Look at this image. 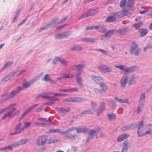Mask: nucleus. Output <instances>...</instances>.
<instances>
[{
  "mask_svg": "<svg viewBox=\"0 0 152 152\" xmlns=\"http://www.w3.org/2000/svg\"><path fill=\"white\" fill-rule=\"evenodd\" d=\"M85 64H80L73 65L71 67V68L73 70L76 69L77 71H83L82 69L85 67Z\"/></svg>",
  "mask_w": 152,
  "mask_h": 152,
  "instance_id": "obj_12",
  "label": "nucleus"
},
{
  "mask_svg": "<svg viewBox=\"0 0 152 152\" xmlns=\"http://www.w3.org/2000/svg\"><path fill=\"white\" fill-rule=\"evenodd\" d=\"M43 75V73L41 72L38 73L35 76L33 77L32 79L29 82L30 85H31L36 82Z\"/></svg>",
  "mask_w": 152,
  "mask_h": 152,
  "instance_id": "obj_10",
  "label": "nucleus"
},
{
  "mask_svg": "<svg viewBox=\"0 0 152 152\" xmlns=\"http://www.w3.org/2000/svg\"><path fill=\"white\" fill-rule=\"evenodd\" d=\"M12 61H8L7 62L4 64V66L3 68H2L1 69L0 71H1L3 69H7L9 68L13 64Z\"/></svg>",
  "mask_w": 152,
  "mask_h": 152,
  "instance_id": "obj_28",
  "label": "nucleus"
},
{
  "mask_svg": "<svg viewBox=\"0 0 152 152\" xmlns=\"http://www.w3.org/2000/svg\"><path fill=\"white\" fill-rule=\"evenodd\" d=\"M72 140H75L78 141L79 140V138L75 134H72Z\"/></svg>",
  "mask_w": 152,
  "mask_h": 152,
  "instance_id": "obj_63",
  "label": "nucleus"
},
{
  "mask_svg": "<svg viewBox=\"0 0 152 152\" xmlns=\"http://www.w3.org/2000/svg\"><path fill=\"white\" fill-rule=\"evenodd\" d=\"M139 32L140 34V37H144L147 34V30L144 28L141 29L139 31Z\"/></svg>",
  "mask_w": 152,
  "mask_h": 152,
  "instance_id": "obj_34",
  "label": "nucleus"
},
{
  "mask_svg": "<svg viewBox=\"0 0 152 152\" xmlns=\"http://www.w3.org/2000/svg\"><path fill=\"white\" fill-rule=\"evenodd\" d=\"M128 31L127 28H121L118 30V32L121 34H124Z\"/></svg>",
  "mask_w": 152,
  "mask_h": 152,
  "instance_id": "obj_37",
  "label": "nucleus"
},
{
  "mask_svg": "<svg viewBox=\"0 0 152 152\" xmlns=\"http://www.w3.org/2000/svg\"><path fill=\"white\" fill-rule=\"evenodd\" d=\"M126 1V0H121V1L120 7H124L125 5Z\"/></svg>",
  "mask_w": 152,
  "mask_h": 152,
  "instance_id": "obj_62",
  "label": "nucleus"
},
{
  "mask_svg": "<svg viewBox=\"0 0 152 152\" xmlns=\"http://www.w3.org/2000/svg\"><path fill=\"white\" fill-rule=\"evenodd\" d=\"M144 124L142 121H140L138 126L137 132L138 137L141 136L142 134V131L143 129Z\"/></svg>",
  "mask_w": 152,
  "mask_h": 152,
  "instance_id": "obj_11",
  "label": "nucleus"
},
{
  "mask_svg": "<svg viewBox=\"0 0 152 152\" xmlns=\"http://www.w3.org/2000/svg\"><path fill=\"white\" fill-rule=\"evenodd\" d=\"M48 99L53 101H56L59 100V99L56 97L55 96H48Z\"/></svg>",
  "mask_w": 152,
  "mask_h": 152,
  "instance_id": "obj_57",
  "label": "nucleus"
},
{
  "mask_svg": "<svg viewBox=\"0 0 152 152\" xmlns=\"http://www.w3.org/2000/svg\"><path fill=\"white\" fill-rule=\"evenodd\" d=\"M58 61L60 62L63 64L65 65L68 63V62L65 59L61 58L59 57L58 59Z\"/></svg>",
  "mask_w": 152,
  "mask_h": 152,
  "instance_id": "obj_46",
  "label": "nucleus"
},
{
  "mask_svg": "<svg viewBox=\"0 0 152 152\" xmlns=\"http://www.w3.org/2000/svg\"><path fill=\"white\" fill-rule=\"evenodd\" d=\"M107 117L109 119L112 120L114 119L115 118V115L113 113L108 114L107 115Z\"/></svg>",
  "mask_w": 152,
  "mask_h": 152,
  "instance_id": "obj_44",
  "label": "nucleus"
},
{
  "mask_svg": "<svg viewBox=\"0 0 152 152\" xmlns=\"http://www.w3.org/2000/svg\"><path fill=\"white\" fill-rule=\"evenodd\" d=\"M39 98H45L46 99H48V96H45L42 94H39L37 95L36 97V99H37Z\"/></svg>",
  "mask_w": 152,
  "mask_h": 152,
  "instance_id": "obj_53",
  "label": "nucleus"
},
{
  "mask_svg": "<svg viewBox=\"0 0 152 152\" xmlns=\"http://www.w3.org/2000/svg\"><path fill=\"white\" fill-rule=\"evenodd\" d=\"M123 12L121 11L113 13V15L115 17V19L118 18H121L123 17Z\"/></svg>",
  "mask_w": 152,
  "mask_h": 152,
  "instance_id": "obj_31",
  "label": "nucleus"
},
{
  "mask_svg": "<svg viewBox=\"0 0 152 152\" xmlns=\"http://www.w3.org/2000/svg\"><path fill=\"white\" fill-rule=\"evenodd\" d=\"M29 140L27 139H24L20 140L18 142H16L13 145V147H17L27 142Z\"/></svg>",
  "mask_w": 152,
  "mask_h": 152,
  "instance_id": "obj_13",
  "label": "nucleus"
},
{
  "mask_svg": "<svg viewBox=\"0 0 152 152\" xmlns=\"http://www.w3.org/2000/svg\"><path fill=\"white\" fill-rule=\"evenodd\" d=\"M99 69L103 73H108L112 71V69L110 67L105 65H102L98 67Z\"/></svg>",
  "mask_w": 152,
  "mask_h": 152,
  "instance_id": "obj_7",
  "label": "nucleus"
},
{
  "mask_svg": "<svg viewBox=\"0 0 152 152\" xmlns=\"http://www.w3.org/2000/svg\"><path fill=\"white\" fill-rule=\"evenodd\" d=\"M76 129L77 132L78 133L84 132L87 131L86 128L82 126L76 127Z\"/></svg>",
  "mask_w": 152,
  "mask_h": 152,
  "instance_id": "obj_29",
  "label": "nucleus"
},
{
  "mask_svg": "<svg viewBox=\"0 0 152 152\" xmlns=\"http://www.w3.org/2000/svg\"><path fill=\"white\" fill-rule=\"evenodd\" d=\"M70 110V108L62 107L59 110V113L61 115H63L69 112Z\"/></svg>",
  "mask_w": 152,
  "mask_h": 152,
  "instance_id": "obj_16",
  "label": "nucleus"
},
{
  "mask_svg": "<svg viewBox=\"0 0 152 152\" xmlns=\"http://www.w3.org/2000/svg\"><path fill=\"white\" fill-rule=\"evenodd\" d=\"M99 84L100 88L102 90V91L106 92L108 88L107 85L106 83L101 82Z\"/></svg>",
  "mask_w": 152,
  "mask_h": 152,
  "instance_id": "obj_24",
  "label": "nucleus"
},
{
  "mask_svg": "<svg viewBox=\"0 0 152 152\" xmlns=\"http://www.w3.org/2000/svg\"><path fill=\"white\" fill-rule=\"evenodd\" d=\"M142 25V23H138L135 24H134L133 25V26L136 29H138Z\"/></svg>",
  "mask_w": 152,
  "mask_h": 152,
  "instance_id": "obj_58",
  "label": "nucleus"
},
{
  "mask_svg": "<svg viewBox=\"0 0 152 152\" xmlns=\"http://www.w3.org/2000/svg\"><path fill=\"white\" fill-rule=\"evenodd\" d=\"M76 80L77 81V83L78 84V85L82 87L83 86V83H82V78L81 77H76Z\"/></svg>",
  "mask_w": 152,
  "mask_h": 152,
  "instance_id": "obj_36",
  "label": "nucleus"
},
{
  "mask_svg": "<svg viewBox=\"0 0 152 152\" xmlns=\"http://www.w3.org/2000/svg\"><path fill=\"white\" fill-rule=\"evenodd\" d=\"M145 95L144 93L142 94L140 96L139 100V104L137 110V113L139 114L141 112L145 102Z\"/></svg>",
  "mask_w": 152,
  "mask_h": 152,
  "instance_id": "obj_4",
  "label": "nucleus"
},
{
  "mask_svg": "<svg viewBox=\"0 0 152 152\" xmlns=\"http://www.w3.org/2000/svg\"><path fill=\"white\" fill-rule=\"evenodd\" d=\"M134 2L132 0H128L127 6L128 7H131L134 5Z\"/></svg>",
  "mask_w": 152,
  "mask_h": 152,
  "instance_id": "obj_48",
  "label": "nucleus"
},
{
  "mask_svg": "<svg viewBox=\"0 0 152 152\" xmlns=\"http://www.w3.org/2000/svg\"><path fill=\"white\" fill-rule=\"evenodd\" d=\"M49 140L47 139V137L44 135L39 137L37 140V143L38 145H43L48 142Z\"/></svg>",
  "mask_w": 152,
  "mask_h": 152,
  "instance_id": "obj_6",
  "label": "nucleus"
},
{
  "mask_svg": "<svg viewBox=\"0 0 152 152\" xmlns=\"http://www.w3.org/2000/svg\"><path fill=\"white\" fill-rule=\"evenodd\" d=\"M76 127L73 126L68 129L66 131L62 132L60 133L61 134H68L73 131V130L76 129Z\"/></svg>",
  "mask_w": 152,
  "mask_h": 152,
  "instance_id": "obj_27",
  "label": "nucleus"
},
{
  "mask_svg": "<svg viewBox=\"0 0 152 152\" xmlns=\"http://www.w3.org/2000/svg\"><path fill=\"white\" fill-rule=\"evenodd\" d=\"M116 32V31L115 30H109L105 33L104 35H103L102 36V38L101 39L103 40V37H110L112 35L114 34Z\"/></svg>",
  "mask_w": 152,
  "mask_h": 152,
  "instance_id": "obj_17",
  "label": "nucleus"
},
{
  "mask_svg": "<svg viewBox=\"0 0 152 152\" xmlns=\"http://www.w3.org/2000/svg\"><path fill=\"white\" fill-rule=\"evenodd\" d=\"M49 131L50 132L53 133H58L60 134V133L61 132V130L60 129H51L49 130Z\"/></svg>",
  "mask_w": 152,
  "mask_h": 152,
  "instance_id": "obj_43",
  "label": "nucleus"
},
{
  "mask_svg": "<svg viewBox=\"0 0 152 152\" xmlns=\"http://www.w3.org/2000/svg\"><path fill=\"white\" fill-rule=\"evenodd\" d=\"M16 105V104H13L9 105L7 107L5 108L4 109L0 110V114L3 113L4 111H6L10 110V109L14 107Z\"/></svg>",
  "mask_w": 152,
  "mask_h": 152,
  "instance_id": "obj_23",
  "label": "nucleus"
},
{
  "mask_svg": "<svg viewBox=\"0 0 152 152\" xmlns=\"http://www.w3.org/2000/svg\"><path fill=\"white\" fill-rule=\"evenodd\" d=\"M109 102L110 103L111 108L113 109H115L117 107V104L113 100L110 101Z\"/></svg>",
  "mask_w": 152,
  "mask_h": 152,
  "instance_id": "obj_38",
  "label": "nucleus"
},
{
  "mask_svg": "<svg viewBox=\"0 0 152 152\" xmlns=\"http://www.w3.org/2000/svg\"><path fill=\"white\" fill-rule=\"evenodd\" d=\"M130 53L132 54H134L136 56H139V51L137 44L134 42H133L131 46Z\"/></svg>",
  "mask_w": 152,
  "mask_h": 152,
  "instance_id": "obj_5",
  "label": "nucleus"
},
{
  "mask_svg": "<svg viewBox=\"0 0 152 152\" xmlns=\"http://www.w3.org/2000/svg\"><path fill=\"white\" fill-rule=\"evenodd\" d=\"M138 124V123L137 122H134L127 125V127L128 129L132 130L136 127Z\"/></svg>",
  "mask_w": 152,
  "mask_h": 152,
  "instance_id": "obj_26",
  "label": "nucleus"
},
{
  "mask_svg": "<svg viewBox=\"0 0 152 152\" xmlns=\"http://www.w3.org/2000/svg\"><path fill=\"white\" fill-rule=\"evenodd\" d=\"M115 67L117 68H118L121 69L122 70H124L125 69V66L123 65H115Z\"/></svg>",
  "mask_w": 152,
  "mask_h": 152,
  "instance_id": "obj_60",
  "label": "nucleus"
},
{
  "mask_svg": "<svg viewBox=\"0 0 152 152\" xmlns=\"http://www.w3.org/2000/svg\"><path fill=\"white\" fill-rule=\"evenodd\" d=\"M79 91V89L77 88H71L68 89L69 92L72 91Z\"/></svg>",
  "mask_w": 152,
  "mask_h": 152,
  "instance_id": "obj_61",
  "label": "nucleus"
},
{
  "mask_svg": "<svg viewBox=\"0 0 152 152\" xmlns=\"http://www.w3.org/2000/svg\"><path fill=\"white\" fill-rule=\"evenodd\" d=\"M17 73V71H14L10 73L8 75H7L9 79L10 80H12L14 77V75Z\"/></svg>",
  "mask_w": 152,
  "mask_h": 152,
  "instance_id": "obj_35",
  "label": "nucleus"
},
{
  "mask_svg": "<svg viewBox=\"0 0 152 152\" xmlns=\"http://www.w3.org/2000/svg\"><path fill=\"white\" fill-rule=\"evenodd\" d=\"M94 92L97 94H100L102 93V91L100 88V89H99L97 88H95L94 89Z\"/></svg>",
  "mask_w": 152,
  "mask_h": 152,
  "instance_id": "obj_59",
  "label": "nucleus"
},
{
  "mask_svg": "<svg viewBox=\"0 0 152 152\" xmlns=\"http://www.w3.org/2000/svg\"><path fill=\"white\" fill-rule=\"evenodd\" d=\"M134 69V68L133 67H129L124 70V71L125 73H130L132 72Z\"/></svg>",
  "mask_w": 152,
  "mask_h": 152,
  "instance_id": "obj_50",
  "label": "nucleus"
},
{
  "mask_svg": "<svg viewBox=\"0 0 152 152\" xmlns=\"http://www.w3.org/2000/svg\"><path fill=\"white\" fill-rule=\"evenodd\" d=\"M31 122H25L24 123V126L21 127L20 129H19V132L21 133L23 130L24 128H27L29 127L31 125Z\"/></svg>",
  "mask_w": 152,
  "mask_h": 152,
  "instance_id": "obj_32",
  "label": "nucleus"
},
{
  "mask_svg": "<svg viewBox=\"0 0 152 152\" xmlns=\"http://www.w3.org/2000/svg\"><path fill=\"white\" fill-rule=\"evenodd\" d=\"M100 131V129L99 128H98L95 129H88L87 130L88 135L86 142H89L96 137V139H98V137L97 136V135Z\"/></svg>",
  "mask_w": 152,
  "mask_h": 152,
  "instance_id": "obj_1",
  "label": "nucleus"
},
{
  "mask_svg": "<svg viewBox=\"0 0 152 152\" xmlns=\"http://www.w3.org/2000/svg\"><path fill=\"white\" fill-rule=\"evenodd\" d=\"M64 101L73 102H81L82 101V99L80 97L69 98L64 99Z\"/></svg>",
  "mask_w": 152,
  "mask_h": 152,
  "instance_id": "obj_9",
  "label": "nucleus"
},
{
  "mask_svg": "<svg viewBox=\"0 0 152 152\" xmlns=\"http://www.w3.org/2000/svg\"><path fill=\"white\" fill-rule=\"evenodd\" d=\"M43 80L46 82H48L51 80V79L49 77V75L48 74L45 75L43 77Z\"/></svg>",
  "mask_w": 152,
  "mask_h": 152,
  "instance_id": "obj_41",
  "label": "nucleus"
},
{
  "mask_svg": "<svg viewBox=\"0 0 152 152\" xmlns=\"http://www.w3.org/2000/svg\"><path fill=\"white\" fill-rule=\"evenodd\" d=\"M10 109L9 111L5 113L4 115L2 117V119H4L7 117H9V118H12L14 116L18 115L20 113V111H17L16 112L14 113L12 115V114L16 110V108H13L12 109Z\"/></svg>",
  "mask_w": 152,
  "mask_h": 152,
  "instance_id": "obj_2",
  "label": "nucleus"
},
{
  "mask_svg": "<svg viewBox=\"0 0 152 152\" xmlns=\"http://www.w3.org/2000/svg\"><path fill=\"white\" fill-rule=\"evenodd\" d=\"M72 75L71 74H63L62 77L59 78V79L62 78H72Z\"/></svg>",
  "mask_w": 152,
  "mask_h": 152,
  "instance_id": "obj_51",
  "label": "nucleus"
},
{
  "mask_svg": "<svg viewBox=\"0 0 152 152\" xmlns=\"http://www.w3.org/2000/svg\"><path fill=\"white\" fill-rule=\"evenodd\" d=\"M92 108H94L97 105V104L96 102L91 101V102Z\"/></svg>",
  "mask_w": 152,
  "mask_h": 152,
  "instance_id": "obj_64",
  "label": "nucleus"
},
{
  "mask_svg": "<svg viewBox=\"0 0 152 152\" xmlns=\"http://www.w3.org/2000/svg\"><path fill=\"white\" fill-rule=\"evenodd\" d=\"M128 77L127 76H123L120 81L121 85L122 87H124L126 85L128 80Z\"/></svg>",
  "mask_w": 152,
  "mask_h": 152,
  "instance_id": "obj_18",
  "label": "nucleus"
},
{
  "mask_svg": "<svg viewBox=\"0 0 152 152\" xmlns=\"http://www.w3.org/2000/svg\"><path fill=\"white\" fill-rule=\"evenodd\" d=\"M115 20V17L114 16L113 14L112 15L108 16L106 19V21L109 22H113Z\"/></svg>",
  "mask_w": 152,
  "mask_h": 152,
  "instance_id": "obj_33",
  "label": "nucleus"
},
{
  "mask_svg": "<svg viewBox=\"0 0 152 152\" xmlns=\"http://www.w3.org/2000/svg\"><path fill=\"white\" fill-rule=\"evenodd\" d=\"M136 82L133 77H131L129 82V85H132L135 83Z\"/></svg>",
  "mask_w": 152,
  "mask_h": 152,
  "instance_id": "obj_52",
  "label": "nucleus"
},
{
  "mask_svg": "<svg viewBox=\"0 0 152 152\" xmlns=\"http://www.w3.org/2000/svg\"><path fill=\"white\" fill-rule=\"evenodd\" d=\"M92 79L96 83H100L102 80V79L100 76L93 75L91 76Z\"/></svg>",
  "mask_w": 152,
  "mask_h": 152,
  "instance_id": "obj_22",
  "label": "nucleus"
},
{
  "mask_svg": "<svg viewBox=\"0 0 152 152\" xmlns=\"http://www.w3.org/2000/svg\"><path fill=\"white\" fill-rule=\"evenodd\" d=\"M68 35L67 32H63L55 34V37L56 39L61 38L67 37Z\"/></svg>",
  "mask_w": 152,
  "mask_h": 152,
  "instance_id": "obj_21",
  "label": "nucleus"
},
{
  "mask_svg": "<svg viewBox=\"0 0 152 152\" xmlns=\"http://www.w3.org/2000/svg\"><path fill=\"white\" fill-rule=\"evenodd\" d=\"M105 103L103 102L101 103L97 109L96 110L97 115L99 116L101 113L105 110Z\"/></svg>",
  "mask_w": 152,
  "mask_h": 152,
  "instance_id": "obj_8",
  "label": "nucleus"
},
{
  "mask_svg": "<svg viewBox=\"0 0 152 152\" xmlns=\"http://www.w3.org/2000/svg\"><path fill=\"white\" fill-rule=\"evenodd\" d=\"M38 125H40L42 126H49L50 125V123H47L46 122H43V123H40L39 122L37 123L36 124Z\"/></svg>",
  "mask_w": 152,
  "mask_h": 152,
  "instance_id": "obj_55",
  "label": "nucleus"
},
{
  "mask_svg": "<svg viewBox=\"0 0 152 152\" xmlns=\"http://www.w3.org/2000/svg\"><path fill=\"white\" fill-rule=\"evenodd\" d=\"M106 29L104 26H99V32L103 33L106 31Z\"/></svg>",
  "mask_w": 152,
  "mask_h": 152,
  "instance_id": "obj_56",
  "label": "nucleus"
},
{
  "mask_svg": "<svg viewBox=\"0 0 152 152\" xmlns=\"http://www.w3.org/2000/svg\"><path fill=\"white\" fill-rule=\"evenodd\" d=\"M128 147V143L127 141H125L122 145V149L127 151Z\"/></svg>",
  "mask_w": 152,
  "mask_h": 152,
  "instance_id": "obj_40",
  "label": "nucleus"
},
{
  "mask_svg": "<svg viewBox=\"0 0 152 152\" xmlns=\"http://www.w3.org/2000/svg\"><path fill=\"white\" fill-rule=\"evenodd\" d=\"M58 20V18H56L52 20L51 23L48 24L49 27H54L56 26L58 24H59Z\"/></svg>",
  "mask_w": 152,
  "mask_h": 152,
  "instance_id": "obj_19",
  "label": "nucleus"
},
{
  "mask_svg": "<svg viewBox=\"0 0 152 152\" xmlns=\"http://www.w3.org/2000/svg\"><path fill=\"white\" fill-rule=\"evenodd\" d=\"M22 126L21 123H19L17 125H16L15 128V130H17V132H18V134L20 133L19 132V129H20Z\"/></svg>",
  "mask_w": 152,
  "mask_h": 152,
  "instance_id": "obj_54",
  "label": "nucleus"
},
{
  "mask_svg": "<svg viewBox=\"0 0 152 152\" xmlns=\"http://www.w3.org/2000/svg\"><path fill=\"white\" fill-rule=\"evenodd\" d=\"M97 39L96 38H82L81 39V40L86 42H91L94 43L96 41Z\"/></svg>",
  "mask_w": 152,
  "mask_h": 152,
  "instance_id": "obj_20",
  "label": "nucleus"
},
{
  "mask_svg": "<svg viewBox=\"0 0 152 152\" xmlns=\"http://www.w3.org/2000/svg\"><path fill=\"white\" fill-rule=\"evenodd\" d=\"M38 106V104H36L29 107L26 110L29 113L32 110L34 109Z\"/></svg>",
  "mask_w": 152,
  "mask_h": 152,
  "instance_id": "obj_49",
  "label": "nucleus"
},
{
  "mask_svg": "<svg viewBox=\"0 0 152 152\" xmlns=\"http://www.w3.org/2000/svg\"><path fill=\"white\" fill-rule=\"evenodd\" d=\"M38 120L43 121V122H46L47 123H50L49 118H39Z\"/></svg>",
  "mask_w": 152,
  "mask_h": 152,
  "instance_id": "obj_47",
  "label": "nucleus"
},
{
  "mask_svg": "<svg viewBox=\"0 0 152 152\" xmlns=\"http://www.w3.org/2000/svg\"><path fill=\"white\" fill-rule=\"evenodd\" d=\"M152 48V44L150 43L147 45L143 49V51L145 52L147 51V50L150 49Z\"/></svg>",
  "mask_w": 152,
  "mask_h": 152,
  "instance_id": "obj_42",
  "label": "nucleus"
},
{
  "mask_svg": "<svg viewBox=\"0 0 152 152\" xmlns=\"http://www.w3.org/2000/svg\"><path fill=\"white\" fill-rule=\"evenodd\" d=\"M96 109L94 108H92L82 111L81 113V115L87 114H93L96 111Z\"/></svg>",
  "mask_w": 152,
  "mask_h": 152,
  "instance_id": "obj_15",
  "label": "nucleus"
},
{
  "mask_svg": "<svg viewBox=\"0 0 152 152\" xmlns=\"http://www.w3.org/2000/svg\"><path fill=\"white\" fill-rule=\"evenodd\" d=\"M22 85L23 86V87L25 89L31 86L29 82H28L25 80L23 82L22 84Z\"/></svg>",
  "mask_w": 152,
  "mask_h": 152,
  "instance_id": "obj_39",
  "label": "nucleus"
},
{
  "mask_svg": "<svg viewBox=\"0 0 152 152\" xmlns=\"http://www.w3.org/2000/svg\"><path fill=\"white\" fill-rule=\"evenodd\" d=\"M23 86H18V87L17 90L16 91H12L11 92L7 93L6 94H4L2 95V96H7L8 98H11L15 96L20 91L24 89Z\"/></svg>",
  "mask_w": 152,
  "mask_h": 152,
  "instance_id": "obj_3",
  "label": "nucleus"
},
{
  "mask_svg": "<svg viewBox=\"0 0 152 152\" xmlns=\"http://www.w3.org/2000/svg\"><path fill=\"white\" fill-rule=\"evenodd\" d=\"M83 48L79 46H74L70 48V50L72 51H78L83 50Z\"/></svg>",
  "mask_w": 152,
  "mask_h": 152,
  "instance_id": "obj_30",
  "label": "nucleus"
},
{
  "mask_svg": "<svg viewBox=\"0 0 152 152\" xmlns=\"http://www.w3.org/2000/svg\"><path fill=\"white\" fill-rule=\"evenodd\" d=\"M129 135L126 134H122L118 137L117 140L118 142H121L127 138Z\"/></svg>",
  "mask_w": 152,
  "mask_h": 152,
  "instance_id": "obj_25",
  "label": "nucleus"
},
{
  "mask_svg": "<svg viewBox=\"0 0 152 152\" xmlns=\"http://www.w3.org/2000/svg\"><path fill=\"white\" fill-rule=\"evenodd\" d=\"M94 10H89L88 11L86 12L85 13L81 15L78 19L80 20L91 15H93L94 13Z\"/></svg>",
  "mask_w": 152,
  "mask_h": 152,
  "instance_id": "obj_14",
  "label": "nucleus"
},
{
  "mask_svg": "<svg viewBox=\"0 0 152 152\" xmlns=\"http://www.w3.org/2000/svg\"><path fill=\"white\" fill-rule=\"evenodd\" d=\"M49 26H48V24L45 26L39 29L38 30L37 32L38 33H39L40 32H42L43 31L49 28Z\"/></svg>",
  "mask_w": 152,
  "mask_h": 152,
  "instance_id": "obj_45",
  "label": "nucleus"
}]
</instances>
